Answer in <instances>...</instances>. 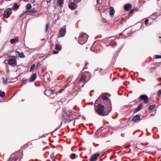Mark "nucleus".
I'll return each instance as SVG.
<instances>
[{"label": "nucleus", "mask_w": 161, "mask_h": 161, "mask_svg": "<svg viewBox=\"0 0 161 161\" xmlns=\"http://www.w3.org/2000/svg\"><path fill=\"white\" fill-rule=\"evenodd\" d=\"M95 111L99 115L101 116L107 115L110 112V111L107 113H105L104 106L100 104L98 105L95 108Z\"/></svg>", "instance_id": "f257e3e1"}, {"label": "nucleus", "mask_w": 161, "mask_h": 161, "mask_svg": "<svg viewBox=\"0 0 161 161\" xmlns=\"http://www.w3.org/2000/svg\"><path fill=\"white\" fill-rule=\"evenodd\" d=\"M88 38V36L86 33L82 32L79 37L78 42L80 44H83L86 42Z\"/></svg>", "instance_id": "f03ea898"}, {"label": "nucleus", "mask_w": 161, "mask_h": 161, "mask_svg": "<svg viewBox=\"0 0 161 161\" xmlns=\"http://www.w3.org/2000/svg\"><path fill=\"white\" fill-rule=\"evenodd\" d=\"M102 98L103 100V102L107 104L108 107H110V109L111 110L112 107L111 101L109 98L104 94H102L97 100L96 101H98L100 98Z\"/></svg>", "instance_id": "7ed1b4c3"}, {"label": "nucleus", "mask_w": 161, "mask_h": 161, "mask_svg": "<svg viewBox=\"0 0 161 161\" xmlns=\"http://www.w3.org/2000/svg\"><path fill=\"white\" fill-rule=\"evenodd\" d=\"M101 47L102 46L99 42H95L93 44L91 49L95 52L97 53L99 51Z\"/></svg>", "instance_id": "20e7f679"}, {"label": "nucleus", "mask_w": 161, "mask_h": 161, "mask_svg": "<svg viewBox=\"0 0 161 161\" xmlns=\"http://www.w3.org/2000/svg\"><path fill=\"white\" fill-rule=\"evenodd\" d=\"M66 32V26L65 25L60 29L58 33V37H64L65 35Z\"/></svg>", "instance_id": "39448f33"}, {"label": "nucleus", "mask_w": 161, "mask_h": 161, "mask_svg": "<svg viewBox=\"0 0 161 161\" xmlns=\"http://www.w3.org/2000/svg\"><path fill=\"white\" fill-rule=\"evenodd\" d=\"M88 76L90 78L91 77L90 73L87 71H86L84 74L81 75L80 78L79 80V82L80 83L83 82L86 80V76Z\"/></svg>", "instance_id": "423d86ee"}, {"label": "nucleus", "mask_w": 161, "mask_h": 161, "mask_svg": "<svg viewBox=\"0 0 161 161\" xmlns=\"http://www.w3.org/2000/svg\"><path fill=\"white\" fill-rule=\"evenodd\" d=\"M12 9L10 8H8L4 11L3 16L5 18H8L12 14Z\"/></svg>", "instance_id": "0eeeda50"}, {"label": "nucleus", "mask_w": 161, "mask_h": 161, "mask_svg": "<svg viewBox=\"0 0 161 161\" xmlns=\"http://www.w3.org/2000/svg\"><path fill=\"white\" fill-rule=\"evenodd\" d=\"M139 98L142 100H144L143 103L145 104H146L148 102L149 99L146 95H141L139 97Z\"/></svg>", "instance_id": "6e6552de"}, {"label": "nucleus", "mask_w": 161, "mask_h": 161, "mask_svg": "<svg viewBox=\"0 0 161 161\" xmlns=\"http://www.w3.org/2000/svg\"><path fill=\"white\" fill-rule=\"evenodd\" d=\"M8 64L12 66H15L17 65V61L16 60L13 58L9 59L8 61Z\"/></svg>", "instance_id": "1a4fd4ad"}, {"label": "nucleus", "mask_w": 161, "mask_h": 161, "mask_svg": "<svg viewBox=\"0 0 161 161\" xmlns=\"http://www.w3.org/2000/svg\"><path fill=\"white\" fill-rule=\"evenodd\" d=\"M100 155L99 153H97L91 156V158L89 159V161H95L97 159V158Z\"/></svg>", "instance_id": "9d476101"}, {"label": "nucleus", "mask_w": 161, "mask_h": 161, "mask_svg": "<svg viewBox=\"0 0 161 161\" xmlns=\"http://www.w3.org/2000/svg\"><path fill=\"white\" fill-rule=\"evenodd\" d=\"M69 7L70 9L73 10L76 8L77 5L74 2H71L69 3Z\"/></svg>", "instance_id": "9b49d317"}, {"label": "nucleus", "mask_w": 161, "mask_h": 161, "mask_svg": "<svg viewBox=\"0 0 161 161\" xmlns=\"http://www.w3.org/2000/svg\"><path fill=\"white\" fill-rule=\"evenodd\" d=\"M54 91L53 90L49 89L46 90L45 91V94L48 96H50L53 94Z\"/></svg>", "instance_id": "f8f14e48"}, {"label": "nucleus", "mask_w": 161, "mask_h": 161, "mask_svg": "<svg viewBox=\"0 0 161 161\" xmlns=\"http://www.w3.org/2000/svg\"><path fill=\"white\" fill-rule=\"evenodd\" d=\"M15 52L16 53V56L18 55V57L22 58H25V55L23 52H22L20 53L17 51H15Z\"/></svg>", "instance_id": "ddd939ff"}, {"label": "nucleus", "mask_w": 161, "mask_h": 161, "mask_svg": "<svg viewBox=\"0 0 161 161\" xmlns=\"http://www.w3.org/2000/svg\"><path fill=\"white\" fill-rule=\"evenodd\" d=\"M115 13V11L114 8L112 7H109V12L110 15L112 17L113 16Z\"/></svg>", "instance_id": "4468645a"}, {"label": "nucleus", "mask_w": 161, "mask_h": 161, "mask_svg": "<svg viewBox=\"0 0 161 161\" xmlns=\"http://www.w3.org/2000/svg\"><path fill=\"white\" fill-rule=\"evenodd\" d=\"M36 74H34L32 75L29 79V81L30 82H32L34 81L36 78Z\"/></svg>", "instance_id": "2eb2a0df"}, {"label": "nucleus", "mask_w": 161, "mask_h": 161, "mask_svg": "<svg viewBox=\"0 0 161 161\" xmlns=\"http://www.w3.org/2000/svg\"><path fill=\"white\" fill-rule=\"evenodd\" d=\"M132 121L134 122H138L140 120V116L138 115L135 116L132 119Z\"/></svg>", "instance_id": "dca6fc26"}, {"label": "nucleus", "mask_w": 161, "mask_h": 161, "mask_svg": "<svg viewBox=\"0 0 161 161\" xmlns=\"http://www.w3.org/2000/svg\"><path fill=\"white\" fill-rule=\"evenodd\" d=\"M131 8V5L130 4H127L125 5L124 9L126 11H128Z\"/></svg>", "instance_id": "f3484780"}, {"label": "nucleus", "mask_w": 161, "mask_h": 161, "mask_svg": "<svg viewBox=\"0 0 161 161\" xmlns=\"http://www.w3.org/2000/svg\"><path fill=\"white\" fill-rule=\"evenodd\" d=\"M142 105H143L142 104H140L136 108L134 109V113H136L139 111L142 108Z\"/></svg>", "instance_id": "a211bd4d"}, {"label": "nucleus", "mask_w": 161, "mask_h": 161, "mask_svg": "<svg viewBox=\"0 0 161 161\" xmlns=\"http://www.w3.org/2000/svg\"><path fill=\"white\" fill-rule=\"evenodd\" d=\"M64 0H58L57 4L58 6L62 7L64 3Z\"/></svg>", "instance_id": "6ab92c4d"}, {"label": "nucleus", "mask_w": 161, "mask_h": 161, "mask_svg": "<svg viewBox=\"0 0 161 161\" xmlns=\"http://www.w3.org/2000/svg\"><path fill=\"white\" fill-rule=\"evenodd\" d=\"M49 76V74L47 73H46L45 74H44V79L45 81H49L50 80V78L49 77H48V76Z\"/></svg>", "instance_id": "aec40b11"}, {"label": "nucleus", "mask_w": 161, "mask_h": 161, "mask_svg": "<svg viewBox=\"0 0 161 161\" xmlns=\"http://www.w3.org/2000/svg\"><path fill=\"white\" fill-rule=\"evenodd\" d=\"M18 42V39L17 38L14 39H11L10 40V42L11 44H13L17 42Z\"/></svg>", "instance_id": "412c9836"}, {"label": "nucleus", "mask_w": 161, "mask_h": 161, "mask_svg": "<svg viewBox=\"0 0 161 161\" xmlns=\"http://www.w3.org/2000/svg\"><path fill=\"white\" fill-rule=\"evenodd\" d=\"M50 157L52 158L53 161H55L56 158L54 156V153L52 152L50 155Z\"/></svg>", "instance_id": "4be33fe9"}, {"label": "nucleus", "mask_w": 161, "mask_h": 161, "mask_svg": "<svg viewBox=\"0 0 161 161\" xmlns=\"http://www.w3.org/2000/svg\"><path fill=\"white\" fill-rule=\"evenodd\" d=\"M19 8V6L17 3H15L13 7V10H17Z\"/></svg>", "instance_id": "5701e85b"}, {"label": "nucleus", "mask_w": 161, "mask_h": 161, "mask_svg": "<svg viewBox=\"0 0 161 161\" xmlns=\"http://www.w3.org/2000/svg\"><path fill=\"white\" fill-rule=\"evenodd\" d=\"M144 20V22L146 25L147 26L148 25V23L149 21V19L148 18L143 19L142 21Z\"/></svg>", "instance_id": "b1692460"}, {"label": "nucleus", "mask_w": 161, "mask_h": 161, "mask_svg": "<svg viewBox=\"0 0 161 161\" xmlns=\"http://www.w3.org/2000/svg\"><path fill=\"white\" fill-rule=\"evenodd\" d=\"M157 13H154L150 16V17L151 18L155 19L157 17Z\"/></svg>", "instance_id": "393cba45"}, {"label": "nucleus", "mask_w": 161, "mask_h": 161, "mask_svg": "<svg viewBox=\"0 0 161 161\" xmlns=\"http://www.w3.org/2000/svg\"><path fill=\"white\" fill-rule=\"evenodd\" d=\"M26 9L27 10H29L31 8V5L30 4L28 3L26 6Z\"/></svg>", "instance_id": "a878e982"}, {"label": "nucleus", "mask_w": 161, "mask_h": 161, "mask_svg": "<svg viewBox=\"0 0 161 161\" xmlns=\"http://www.w3.org/2000/svg\"><path fill=\"white\" fill-rule=\"evenodd\" d=\"M77 157L76 154L75 153H72L71 154L70 158L72 159H74Z\"/></svg>", "instance_id": "bb28decb"}, {"label": "nucleus", "mask_w": 161, "mask_h": 161, "mask_svg": "<svg viewBox=\"0 0 161 161\" xmlns=\"http://www.w3.org/2000/svg\"><path fill=\"white\" fill-rule=\"evenodd\" d=\"M27 12H28V11H27V10H26L25 11H24L23 12V13L21 14H20L19 15V17L20 18H21V17H22L23 15H25V14H26Z\"/></svg>", "instance_id": "cd10ccee"}, {"label": "nucleus", "mask_w": 161, "mask_h": 161, "mask_svg": "<svg viewBox=\"0 0 161 161\" xmlns=\"http://www.w3.org/2000/svg\"><path fill=\"white\" fill-rule=\"evenodd\" d=\"M61 47L59 44H57L56 45L55 49L56 50H58Z\"/></svg>", "instance_id": "c85d7f7f"}, {"label": "nucleus", "mask_w": 161, "mask_h": 161, "mask_svg": "<svg viewBox=\"0 0 161 161\" xmlns=\"http://www.w3.org/2000/svg\"><path fill=\"white\" fill-rule=\"evenodd\" d=\"M35 64H32L30 68V71H33L34 70V69H35Z\"/></svg>", "instance_id": "c756f323"}, {"label": "nucleus", "mask_w": 161, "mask_h": 161, "mask_svg": "<svg viewBox=\"0 0 161 161\" xmlns=\"http://www.w3.org/2000/svg\"><path fill=\"white\" fill-rule=\"evenodd\" d=\"M155 107V106L154 105H152L149 107V110H152L154 109Z\"/></svg>", "instance_id": "7c9ffc66"}, {"label": "nucleus", "mask_w": 161, "mask_h": 161, "mask_svg": "<svg viewBox=\"0 0 161 161\" xmlns=\"http://www.w3.org/2000/svg\"><path fill=\"white\" fill-rule=\"evenodd\" d=\"M154 58H161V55H156L153 57Z\"/></svg>", "instance_id": "2f4dec72"}, {"label": "nucleus", "mask_w": 161, "mask_h": 161, "mask_svg": "<svg viewBox=\"0 0 161 161\" xmlns=\"http://www.w3.org/2000/svg\"><path fill=\"white\" fill-rule=\"evenodd\" d=\"M50 24L48 23L46 25V32H47L48 31V28Z\"/></svg>", "instance_id": "473e14b6"}, {"label": "nucleus", "mask_w": 161, "mask_h": 161, "mask_svg": "<svg viewBox=\"0 0 161 161\" xmlns=\"http://www.w3.org/2000/svg\"><path fill=\"white\" fill-rule=\"evenodd\" d=\"M88 63L87 62H86L85 63V65L83 69V70H84V69H87V65L88 64Z\"/></svg>", "instance_id": "72a5a7b5"}, {"label": "nucleus", "mask_w": 161, "mask_h": 161, "mask_svg": "<svg viewBox=\"0 0 161 161\" xmlns=\"http://www.w3.org/2000/svg\"><path fill=\"white\" fill-rule=\"evenodd\" d=\"M0 96L2 97L3 98V97L5 96V93L3 92H2L0 93Z\"/></svg>", "instance_id": "f704fd0d"}, {"label": "nucleus", "mask_w": 161, "mask_h": 161, "mask_svg": "<svg viewBox=\"0 0 161 161\" xmlns=\"http://www.w3.org/2000/svg\"><path fill=\"white\" fill-rule=\"evenodd\" d=\"M2 80H3V84H5L7 83V80L4 77L3 78Z\"/></svg>", "instance_id": "c9c22d12"}, {"label": "nucleus", "mask_w": 161, "mask_h": 161, "mask_svg": "<svg viewBox=\"0 0 161 161\" xmlns=\"http://www.w3.org/2000/svg\"><path fill=\"white\" fill-rule=\"evenodd\" d=\"M126 21V20L125 19H124L123 18H122V20L120 22V24H123L124 22Z\"/></svg>", "instance_id": "e433bc0d"}, {"label": "nucleus", "mask_w": 161, "mask_h": 161, "mask_svg": "<svg viewBox=\"0 0 161 161\" xmlns=\"http://www.w3.org/2000/svg\"><path fill=\"white\" fill-rule=\"evenodd\" d=\"M18 159L16 158H14L13 159H9L8 161H16Z\"/></svg>", "instance_id": "4c0bfd02"}, {"label": "nucleus", "mask_w": 161, "mask_h": 161, "mask_svg": "<svg viewBox=\"0 0 161 161\" xmlns=\"http://www.w3.org/2000/svg\"><path fill=\"white\" fill-rule=\"evenodd\" d=\"M28 11V12H30L32 13H33L36 12V11H34L33 10H27Z\"/></svg>", "instance_id": "58836bf2"}, {"label": "nucleus", "mask_w": 161, "mask_h": 161, "mask_svg": "<svg viewBox=\"0 0 161 161\" xmlns=\"http://www.w3.org/2000/svg\"><path fill=\"white\" fill-rule=\"evenodd\" d=\"M74 2L75 3H78L80 2L81 0H74Z\"/></svg>", "instance_id": "ea45409f"}, {"label": "nucleus", "mask_w": 161, "mask_h": 161, "mask_svg": "<svg viewBox=\"0 0 161 161\" xmlns=\"http://www.w3.org/2000/svg\"><path fill=\"white\" fill-rule=\"evenodd\" d=\"M158 95L159 96L161 94V89L159 90L157 92Z\"/></svg>", "instance_id": "a19ab883"}, {"label": "nucleus", "mask_w": 161, "mask_h": 161, "mask_svg": "<svg viewBox=\"0 0 161 161\" xmlns=\"http://www.w3.org/2000/svg\"><path fill=\"white\" fill-rule=\"evenodd\" d=\"M64 90V89H61L59 90V93H62Z\"/></svg>", "instance_id": "79ce46f5"}, {"label": "nucleus", "mask_w": 161, "mask_h": 161, "mask_svg": "<svg viewBox=\"0 0 161 161\" xmlns=\"http://www.w3.org/2000/svg\"><path fill=\"white\" fill-rule=\"evenodd\" d=\"M35 0H30V2L31 3H34L35 2Z\"/></svg>", "instance_id": "37998d69"}, {"label": "nucleus", "mask_w": 161, "mask_h": 161, "mask_svg": "<svg viewBox=\"0 0 161 161\" xmlns=\"http://www.w3.org/2000/svg\"><path fill=\"white\" fill-rule=\"evenodd\" d=\"M134 9H133L131 10V11L129 13V14L132 13L133 12H134Z\"/></svg>", "instance_id": "c03bdc74"}, {"label": "nucleus", "mask_w": 161, "mask_h": 161, "mask_svg": "<svg viewBox=\"0 0 161 161\" xmlns=\"http://www.w3.org/2000/svg\"><path fill=\"white\" fill-rule=\"evenodd\" d=\"M111 47H113V48H114L116 46V45L115 44H111Z\"/></svg>", "instance_id": "a18cd8bd"}, {"label": "nucleus", "mask_w": 161, "mask_h": 161, "mask_svg": "<svg viewBox=\"0 0 161 161\" xmlns=\"http://www.w3.org/2000/svg\"><path fill=\"white\" fill-rule=\"evenodd\" d=\"M58 53V52H56L55 51H54L53 52V54H57Z\"/></svg>", "instance_id": "49530a36"}, {"label": "nucleus", "mask_w": 161, "mask_h": 161, "mask_svg": "<svg viewBox=\"0 0 161 161\" xmlns=\"http://www.w3.org/2000/svg\"><path fill=\"white\" fill-rule=\"evenodd\" d=\"M18 91L17 90L16 92H15L13 95V97H14L17 93Z\"/></svg>", "instance_id": "de8ad7c7"}, {"label": "nucleus", "mask_w": 161, "mask_h": 161, "mask_svg": "<svg viewBox=\"0 0 161 161\" xmlns=\"http://www.w3.org/2000/svg\"><path fill=\"white\" fill-rule=\"evenodd\" d=\"M100 0H97V4L99 3Z\"/></svg>", "instance_id": "09e8293b"}, {"label": "nucleus", "mask_w": 161, "mask_h": 161, "mask_svg": "<svg viewBox=\"0 0 161 161\" xmlns=\"http://www.w3.org/2000/svg\"><path fill=\"white\" fill-rule=\"evenodd\" d=\"M121 136H122L123 137H124L125 136V134L124 133L121 134Z\"/></svg>", "instance_id": "8fccbe9b"}, {"label": "nucleus", "mask_w": 161, "mask_h": 161, "mask_svg": "<svg viewBox=\"0 0 161 161\" xmlns=\"http://www.w3.org/2000/svg\"><path fill=\"white\" fill-rule=\"evenodd\" d=\"M51 1V0H49V1H47V3H50Z\"/></svg>", "instance_id": "3c124183"}, {"label": "nucleus", "mask_w": 161, "mask_h": 161, "mask_svg": "<svg viewBox=\"0 0 161 161\" xmlns=\"http://www.w3.org/2000/svg\"><path fill=\"white\" fill-rule=\"evenodd\" d=\"M114 37V36H111V37H108V38H113Z\"/></svg>", "instance_id": "603ef678"}, {"label": "nucleus", "mask_w": 161, "mask_h": 161, "mask_svg": "<svg viewBox=\"0 0 161 161\" xmlns=\"http://www.w3.org/2000/svg\"><path fill=\"white\" fill-rule=\"evenodd\" d=\"M72 114V112H71L70 113V114H69V115H70L69 116H71L70 115H71Z\"/></svg>", "instance_id": "864d4df0"}, {"label": "nucleus", "mask_w": 161, "mask_h": 161, "mask_svg": "<svg viewBox=\"0 0 161 161\" xmlns=\"http://www.w3.org/2000/svg\"><path fill=\"white\" fill-rule=\"evenodd\" d=\"M39 62L38 64H37V67L39 65Z\"/></svg>", "instance_id": "5fc2aeb1"}, {"label": "nucleus", "mask_w": 161, "mask_h": 161, "mask_svg": "<svg viewBox=\"0 0 161 161\" xmlns=\"http://www.w3.org/2000/svg\"><path fill=\"white\" fill-rule=\"evenodd\" d=\"M115 39H116V38H114V39H112V40H115Z\"/></svg>", "instance_id": "6e6d98bb"}, {"label": "nucleus", "mask_w": 161, "mask_h": 161, "mask_svg": "<svg viewBox=\"0 0 161 161\" xmlns=\"http://www.w3.org/2000/svg\"><path fill=\"white\" fill-rule=\"evenodd\" d=\"M12 57L13 58H15V56H13Z\"/></svg>", "instance_id": "4d7b16f0"}, {"label": "nucleus", "mask_w": 161, "mask_h": 161, "mask_svg": "<svg viewBox=\"0 0 161 161\" xmlns=\"http://www.w3.org/2000/svg\"><path fill=\"white\" fill-rule=\"evenodd\" d=\"M74 113V114H76V113Z\"/></svg>", "instance_id": "13d9d810"}]
</instances>
